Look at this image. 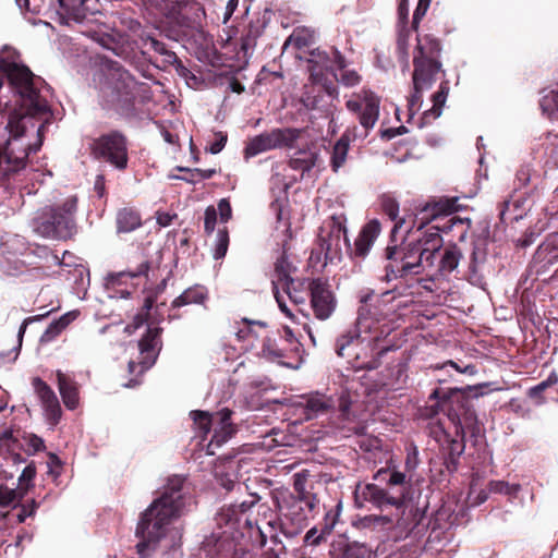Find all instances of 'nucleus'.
<instances>
[{"mask_svg": "<svg viewBox=\"0 0 558 558\" xmlns=\"http://www.w3.org/2000/svg\"><path fill=\"white\" fill-rule=\"evenodd\" d=\"M50 87L20 60L15 49L0 52V182L23 170L43 145L52 120Z\"/></svg>", "mask_w": 558, "mask_h": 558, "instance_id": "f257e3e1", "label": "nucleus"}, {"mask_svg": "<svg viewBox=\"0 0 558 558\" xmlns=\"http://www.w3.org/2000/svg\"><path fill=\"white\" fill-rule=\"evenodd\" d=\"M449 230L451 227L436 225L428 227L426 231H411L399 245L387 246L385 279L390 281L412 275H425L435 280L450 275L457 269L462 254L456 245L442 247L439 232Z\"/></svg>", "mask_w": 558, "mask_h": 558, "instance_id": "f03ea898", "label": "nucleus"}, {"mask_svg": "<svg viewBox=\"0 0 558 558\" xmlns=\"http://www.w3.org/2000/svg\"><path fill=\"white\" fill-rule=\"evenodd\" d=\"M183 484L182 476L169 477L159 498L143 513L136 529L142 538L136 546L141 557H149L158 545L169 549L180 544L182 530L175 522L186 502Z\"/></svg>", "mask_w": 558, "mask_h": 558, "instance_id": "7ed1b4c3", "label": "nucleus"}, {"mask_svg": "<svg viewBox=\"0 0 558 558\" xmlns=\"http://www.w3.org/2000/svg\"><path fill=\"white\" fill-rule=\"evenodd\" d=\"M60 16L64 23L80 26V32L101 46L112 50L116 54L123 53V46L128 43V36L120 31L110 28L100 22V4L98 0H58ZM21 13L33 24L36 20L32 16L40 14L49 8L54 0H15Z\"/></svg>", "mask_w": 558, "mask_h": 558, "instance_id": "20e7f679", "label": "nucleus"}, {"mask_svg": "<svg viewBox=\"0 0 558 558\" xmlns=\"http://www.w3.org/2000/svg\"><path fill=\"white\" fill-rule=\"evenodd\" d=\"M377 296L367 292L361 298L359 307V330L364 332L363 344L357 349L359 357H354L351 367L354 369H374L379 359L390 345L387 337L395 329L393 323L375 305Z\"/></svg>", "mask_w": 558, "mask_h": 558, "instance_id": "39448f33", "label": "nucleus"}, {"mask_svg": "<svg viewBox=\"0 0 558 558\" xmlns=\"http://www.w3.org/2000/svg\"><path fill=\"white\" fill-rule=\"evenodd\" d=\"M258 498L251 496L250 500H244L241 504H233L223 506L216 515L217 531L211 535L215 541L214 548L220 558H244L245 554L241 557L238 556V542L244 536L243 530H247L250 537L256 534L259 537V546L266 544V536L259 525H253L247 518V511L257 502Z\"/></svg>", "mask_w": 558, "mask_h": 558, "instance_id": "423d86ee", "label": "nucleus"}, {"mask_svg": "<svg viewBox=\"0 0 558 558\" xmlns=\"http://www.w3.org/2000/svg\"><path fill=\"white\" fill-rule=\"evenodd\" d=\"M101 72L99 89L109 107L129 114L134 110L137 101L143 102L148 99V85L136 82L118 62H106Z\"/></svg>", "mask_w": 558, "mask_h": 558, "instance_id": "0eeeda50", "label": "nucleus"}, {"mask_svg": "<svg viewBox=\"0 0 558 558\" xmlns=\"http://www.w3.org/2000/svg\"><path fill=\"white\" fill-rule=\"evenodd\" d=\"M379 98L371 90H361L353 94L345 102L347 109L356 116L362 132L356 134V129L345 131L333 145L331 154V167L338 171L345 162L350 142L356 137H366L368 132L375 126L379 117Z\"/></svg>", "mask_w": 558, "mask_h": 558, "instance_id": "6e6552de", "label": "nucleus"}, {"mask_svg": "<svg viewBox=\"0 0 558 558\" xmlns=\"http://www.w3.org/2000/svg\"><path fill=\"white\" fill-rule=\"evenodd\" d=\"M168 27L167 36L174 40L191 36L199 26L205 14L202 5L194 0H154Z\"/></svg>", "mask_w": 558, "mask_h": 558, "instance_id": "1a4fd4ad", "label": "nucleus"}, {"mask_svg": "<svg viewBox=\"0 0 558 558\" xmlns=\"http://www.w3.org/2000/svg\"><path fill=\"white\" fill-rule=\"evenodd\" d=\"M308 70L311 78L315 84L322 85L329 95L336 92L329 75L336 78L345 87L356 86L361 82V76L354 70L348 69L344 57L338 51H332V58L318 54V59L310 60Z\"/></svg>", "mask_w": 558, "mask_h": 558, "instance_id": "9d476101", "label": "nucleus"}, {"mask_svg": "<svg viewBox=\"0 0 558 558\" xmlns=\"http://www.w3.org/2000/svg\"><path fill=\"white\" fill-rule=\"evenodd\" d=\"M76 197L70 196L60 205L45 208L35 220V230L49 239L65 240L75 230Z\"/></svg>", "mask_w": 558, "mask_h": 558, "instance_id": "9b49d317", "label": "nucleus"}, {"mask_svg": "<svg viewBox=\"0 0 558 558\" xmlns=\"http://www.w3.org/2000/svg\"><path fill=\"white\" fill-rule=\"evenodd\" d=\"M191 416L202 441L206 440L207 435L211 433V438L206 446V453L209 456H214L216 449L228 441L235 432L231 423V412L228 409L215 414L193 411Z\"/></svg>", "mask_w": 558, "mask_h": 558, "instance_id": "f8f14e48", "label": "nucleus"}, {"mask_svg": "<svg viewBox=\"0 0 558 558\" xmlns=\"http://www.w3.org/2000/svg\"><path fill=\"white\" fill-rule=\"evenodd\" d=\"M453 210V202L449 199L425 203L416 208L414 218L408 221L407 235L415 230L426 231L428 228L424 229V227L433 222H435L434 226H447L452 229L456 223L462 222L461 219L452 216Z\"/></svg>", "mask_w": 558, "mask_h": 558, "instance_id": "ddd939ff", "label": "nucleus"}, {"mask_svg": "<svg viewBox=\"0 0 558 558\" xmlns=\"http://www.w3.org/2000/svg\"><path fill=\"white\" fill-rule=\"evenodd\" d=\"M416 48L413 58L414 72L413 81L417 87L423 86V83L429 78H435V75L440 70V63L437 61L439 54V43L429 35L416 37Z\"/></svg>", "mask_w": 558, "mask_h": 558, "instance_id": "4468645a", "label": "nucleus"}, {"mask_svg": "<svg viewBox=\"0 0 558 558\" xmlns=\"http://www.w3.org/2000/svg\"><path fill=\"white\" fill-rule=\"evenodd\" d=\"M318 245L326 262L338 259L343 245L349 247L343 214L332 215L323 223L318 233Z\"/></svg>", "mask_w": 558, "mask_h": 558, "instance_id": "2eb2a0df", "label": "nucleus"}, {"mask_svg": "<svg viewBox=\"0 0 558 558\" xmlns=\"http://www.w3.org/2000/svg\"><path fill=\"white\" fill-rule=\"evenodd\" d=\"M299 136V130L289 128L264 132L248 141L244 150L245 157H254L271 149L290 148Z\"/></svg>", "mask_w": 558, "mask_h": 558, "instance_id": "dca6fc26", "label": "nucleus"}, {"mask_svg": "<svg viewBox=\"0 0 558 558\" xmlns=\"http://www.w3.org/2000/svg\"><path fill=\"white\" fill-rule=\"evenodd\" d=\"M93 153L97 158L110 162L117 169H125L128 166L126 142L118 132L97 138L93 144Z\"/></svg>", "mask_w": 558, "mask_h": 558, "instance_id": "f3484780", "label": "nucleus"}, {"mask_svg": "<svg viewBox=\"0 0 558 558\" xmlns=\"http://www.w3.org/2000/svg\"><path fill=\"white\" fill-rule=\"evenodd\" d=\"M240 340H259L260 339V354L269 361L278 362L282 365H288L283 361L286 354L284 350L277 347L275 340L268 337V331L265 324L253 323L245 320L244 328L236 332Z\"/></svg>", "mask_w": 558, "mask_h": 558, "instance_id": "a211bd4d", "label": "nucleus"}, {"mask_svg": "<svg viewBox=\"0 0 558 558\" xmlns=\"http://www.w3.org/2000/svg\"><path fill=\"white\" fill-rule=\"evenodd\" d=\"M310 305L315 318L329 319L337 308V299L331 287L322 279H313L308 283Z\"/></svg>", "mask_w": 558, "mask_h": 558, "instance_id": "6ab92c4d", "label": "nucleus"}, {"mask_svg": "<svg viewBox=\"0 0 558 558\" xmlns=\"http://www.w3.org/2000/svg\"><path fill=\"white\" fill-rule=\"evenodd\" d=\"M293 487L296 496L291 494L283 496L282 500L278 501V508L283 512L284 509H290L300 504V522H302L307 518V513L316 508L317 498L306 489V476L303 474L294 475Z\"/></svg>", "mask_w": 558, "mask_h": 558, "instance_id": "aec40b11", "label": "nucleus"}, {"mask_svg": "<svg viewBox=\"0 0 558 558\" xmlns=\"http://www.w3.org/2000/svg\"><path fill=\"white\" fill-rule=\"evenodd\" d=\"M149 266L142 263L135 271H121L107 277L106 287L110 296L126 298L135 290L140 280L147 276Z\"/></svg>", "mask_w": 558, "mask_h": 558, "instance_id": "412c9836", "label": "nucleus"}, {"mask_svg": "<svg viewBox=\"0 0 558 558\" xmlns=\"http://www.w3.org/2000/svg\"><path fill=\"white\" fill-rule=\"evenodd\" d=\"M355 494L356 498H362L364 501L372 502L377 508L392 506L399 510L403 507L402 493L390 492L376 484H366L364 486L359 485Z\"/></svg>", "mask_w": 558, "mask_h": 558, "instance_id": "4be33fe9", "label": "nucleus"}, {"mask_svg": "<svg viewBox=\"0 0 558 558\" xmlns=\"http://www.w3.org/2000/svg\"><path fill=\"white\" fill-rule=\"evenodd\" d=\"M364 332L359 330V317L353 327L341 333L335 344V350L338 356L345 359L351 366L353 359L359 357L357 349L363 344Z\"/></svg>", "mask_w": 558, "mask_h": 558, "instance_id": "5701e85b", "label": "nucleus"}, {"mask_svg": "<svg viewBox=\"0 0 558 558\" xmlns=\"http://www.w3.org/2000/svg\"><path fill=\"white\" fill-rule=\"evenodd\" d=\"M33 387L41 402L47 420L56 425L61 417V407L54 391L40 378L33 379Z\"/></svg>", "mask_w": 558, "mask_h": 558, "instance_id": "b1692460", "label": "nucleus"}, {"mask_svg": "<svg viewBox=\"0 0 558 558\" xmlns=\"http://www.w3.org/2000/svg\"><path fill=\"white\" fill-rule=\"evenodd\" d=\"M275 270L277 274V280L272 281L274 283V293L275 299L278 303L280 311L289 318L292 323L296 322L295 314L292 308L288 306L284 295L279 291V287L287 284L292 279L290 278L291 265L284 257H281L277 260L275 265Z\"/></svg>", "mask_w": 558, "mask_h": 558, "instance_id": "393cba45", "label": "nucleus"}, {"mask_svg": "<svg viewBox=\"0 0 558 558\" xmlns=\"http://www.w3.org/2000/svg\"><path fill=\"white\" fill-rule=\"evenodd\" d=\"M161 329L157 327H149L146 335L141 339L138 347L142 360V369H148L154 365L157 355L161 349L160 340Z\"/></svg>", "mask_w": 558, "mask_h": 558, "instance_id": "a878e982", "label": "nucleus"}, {"mask_svg": "<svg viewBox=\"0 0 558 558\" xmlns=\"http://www.w3.org/2000/svg\"><path fill=\"white\" fill-rule=\"evenodd\" d=\"M303 414L306 420H313L320 415L327 414L336 405V400L329 396L319 392H313L303 398Z\"/></svg>", "mask_w": 558, "mask_h": 558, "instance_id": "bb28decb", "label": "nucleus"}, {"mask_svg": "<svg viewBox=\"0 0 558 558\" xmlns=\"http://www.w3.org/2000/svg\"><path fill=\"white\" fill-rule=\"evenodd\" d=\"M239 461L234 457L219 458L214 466V474L219 484L227 490L236 485Z\"/></svg>", "mask_w": 558, "mask_h": 558, "instance_id": "cd10ccee", "label": "nucleus"}, {"mask_svg": "<svg viewBox=\"0 0 558 558\" xmlns=\"http://www.w3.org/2000/svg\"><path fill=\"white\" fill-rule=\"evenodd\" d=\"M380 233V223L378 220L373 219L368 221L361 230L357 239L354 242L352 253L356 257H365L375 240Z\"/></svg>", "mask_w": 558, "mask_h": 558, "instance_id": "c85d7f7f", "label": "nucleus"}, {"mask_svg": "<svg viewBox=\"0 0 558 558\" xmlns=\"http://www.w3.org/2000/svg\"><path fill=\"white\" fill-rule=\"evenodd\" d=\"M449 421L453 424V435L456 438L450 439L448 457L445 459V464L449 472H453L457 469L458 458L464 450V430L460 421L456 416H449Z\"/></svg>", "mask_w": 558, "mask_h": 558, "instance_id": "c756f323", "label": "nucleus"}, {"mask_svg": "<svg viewBox=\"0 0 558 558\" xmlns=\"http://www.w3.org/2000/svg\"><path fill=\"white\" fill-rule=\"evenodd\" d=\"M56 377L58 383V389L64 405L69 410L76 409L80 403L77 384L74 381L72 377H70L69 375L64 374L61 371H57Z\"/></svg>", "mask_w": 558, "mask_h": 558, "instance_id": "7c9ffc66", "label": "nucleus"}, {"mask_svg": "<svg viewBox=\"0 0 558 558\" xmlns=\"http://www.w3.org/2000/svg\"><path fill=\"white\" fill-rule=\"evenodd\" d=\"M485 260V252L475 248L471 255L468 274L469 282L475 287L484 288L486 283L484 276Z\"/></svg>", "mask_w": 558, "mask_h": 558, "instance_id": "2f4dec72", "label": "nucleus"}, {"mask_svg": "<svg viewBox=\"0 0 558 558\" xmlns=\"http://www.w3.org/2000/svg\"><path fill=\"white\" fill-rule=\"evenodd\" d=\"M374 480L378 482L386 481L390 492H400L403 495V501L405 500L408 493L407 476L404 473L399 471L390 472L387 469H380L374 475Z\"/></svg>", "mask_w": 558, "mask_h": 558, "instance_id": "473e14b6", "label": "nucleus"}, {"mask_svg": "<svg viewBox=\"0 0 558 558\" xmlns=\"http://www.w3.org/2000/svg\"><path fill=\"white\" fill-rule=\"evenodd\" d=\"M447 96L448 87L442 84L440 89L433 95V107L429 110H426L422 118L418 120V128H423L425 124L429 123L432 120L437 119L441 114V109L446 102Z\"/></svg>", "mask_w": 558, "mask_h": 558, "instance_id": "72a5a7b5", "label": "nucleus"}, {"mask_svg": "<svg viewBox=\"0 0 558 558\" xmlns=\"http://www.w3.org/2000/svg\"><path fill=\"white\" fill-rule=\"evenodd\" d=\"M77 311H71L62 315L59 319L52 322L41 336L43 342L54 340L73 320L78 316Z\"/></svg>", "mask_w": 558, "mask_h": 558, "instance_id": "f704fd0d", "label": "nucleus"}, {"mask_svg": "<svg viewBox=\"0 0 558 558\" xmlns=\"http://www.w3.org/2000/svg\"><path fill=\"white\" fill-rule=\"evenodd\" d=\"M19 440L13 430L0 433V454H5V459H10L13 463H20L22 457L16 452Z\"/></svg>", "mask_w": 558, "mask_h": 558, "instance_id": "c9c22d12", "label": "nucleus"}, {"mask_svg": "<svg viewBox=\"0 0 558 558\" xmlns=\"http://www.w3.org/2000/svg\"><path fill=\"white\" fill-rule=\"evenodd\" d=\"M283 294H287L288 300L294 306H305L307 296H310L308 288H304V282L289 281L287 284L281 286Z\"/></svg>", "mask_w": 558, "mask_h": 558, "instance_id": "e433bc0d", "label": "nucleus"}, {"mask_svg": "<svg viewBox=\"0 0 558 558\" xmlns=\"http://www.w3.org/2000/svg\"><path fill=\"white\" fill-rule=\"evenodd\" d=\"M380 204L384 213L390 218V220L395 221V226L392 228L393 236L401 229H408V220L405 217L397 219L399 214V204L395 198L390 196H383Z\"/></svg>", "mask_w": 558, "mask_h": 558, "instance_id": "4c0bfd02", "label": "nucleus"}, {"mask_svg": "<svg viewBox=\"0 0 558 558\" xmlns=\"http://www.w3.org/2000/svg\"><path fill=\"white\" fill-rule=\"evenodd\" d=\"M141 226L140 215L130 208L119 210L117 215V227L119 232H131Z\"/></svg>", "mask_w": 558, "mask_h": 558, "instance_id": "58836bf2", "label": "nucleus"}, {"mask_svg": "<svg viewBox=\"0 0 558 558\" xmlns=\"http://www.w3.org/2000/svg\"><path fill=\"white\" fill-rule=\"evenodd\" d=\"M317 156L311 150H300L290 160V167L302 174L310 171L316 163Z\"/></svg>", "mask_w": 558, "mask_h": 558, "instance_id": "ea45409f", "label": "nucleus"}, {"mask_svg": "<svg viewBox=\"0 0 558 558\" xmlns=\"http://www.w3.org/2000/svg\"><path fill=\"white\" fill-rule=\"evenodd\" d=\"M206 296V289L204 287L197 286L185 290L173 301L172 305L173 307H181L192 303H203Z\"/></svg>", "mask_w": 558, "mask_h": 558, "instance_id": "a19ab883", "label": "nucleus"}, {"mask_svg": "<svg viewBox=\"0 0 558 558\" xmlns=\"http://www.w3.org/2000/svg\"><path fill=\"white\" fill-rule=\"evenodd\" d=\"M143 41V48L146 50H154L158 52L159 54L165 57V61L167 63H174L177 61V56L174 52L169 51L166 48V45L159 40H157L155 37H151L149 35L142 37Z\"/></svg>", "mask_w": 558, "mask_h": 558, "instance_id": "79ce46f5", "label": "nucleus"}, {"mask_svg": "<svg viewBox=\"0 0 558 558\" xmlns=\"http://www.w3.org/2000/svg\"><path fill=\"white\" fill-rule=\"evenodd\" d=\"M427 80L423 83V86L417 87L416 84L413 82L414 85V93L411 95V97L408 99V121H411L414 118V114L420 109L422 104V92L428 87L432 86L435 78L426 77Z\"/></svg>", "mask_w": 558, "mask_h": 558, "instance_id": "37998d69", "label": "nucleus"}, {"mask_svg": "<svg viewBox=\"0 0 558 558\" xmlns=\"http://www.w3.org/2000/svg\"><path fill=\"white\" fill-rule=\"evenodd\" d=\"M35 319L36 317H28L22 323L19 329L17 339L14 347L8 353L0 352V363L14 362L17 359L27 325Z\"/></svg>", "mask_w": 558, "mask_h": 558, "instance_id": "c03bdc74", "label": "nucleus"}, {"mask_svg": "<svg viewBox=\"0 0 558 558\" xmlns=\"http://www.w3.org/2000/svg\"><path fill=\"white\" fill-rule=\"evenodd\" d=\"M521 490V486L515 483H508L505 481H490L488 484V492L494 494H501L509 498H515Z\"/></svg>", "mask_w": 558, "mask_h": 558, "instance_id": "a18cd8bd", "label": "nucleus"}, {"mask_svg": "<svg viewBox=\"0 0 558 558\" xmlns=\"http://www.w3.org/2000/svg\"><path fill=\"white\" fill-rule=\"evenodd\" d=\"M541 108L550 119L558 120V90H550L541 99Z\"/></svg>", "mask_w": 558, "mask_h": 558, "instance_id": "49530a36", "label": "nucleus"}, {"mask_svg": "<svg viewBox=\"0 0 558 558\" xmlns=\"http://www.w3.org/2000/svg\"><path fill=\"white\" fill-rule=\"evenodd\" d=\"M313 37H314L313 32H311L308 29H305V28L295 29L290 35L288 40L284 43V47H288L289 45H294L298 48L305 47L311 44V41L313 40Z\"/></svg>", "mask_w": 558, "mask_h": 558, "instance_id": "de8ad7c7", "label": "nucleus"}, {"mask_svg": "<svg viewBox=\"0 0 558 558\" xmlns=\"http://www.w3.org/2000/svg\"><path fill=\"white\" fill-rule=\"evenodd\" d=\"M333 527V523L331 524H326V526L320 531L318 532V530L316 527H312L311 530H308L304 536V543L306 545H312V546H316L318 545L325 537L326 535L330 534L331 530Z\"/></svg>", "mask_w": 558, "mask_h": 558, "instance_id": "09e8293b", "label": "nucleus"}, {"mask_svg": "<svg viewBox=\"0 0 558 558\" xmlns=\"http://www.w3.org/2000/svg\"><path fill=\"white\" fill-rule=\"evenodd\" d=\"M229 246V234L227 229L218 230L214 250V257L220 259L226 256Z\"/></svg>", "mask_w": 558, "mask_h": 558, "instance_id": "8fccbe9b", "label": "nucleus"}, {"mask_svg": "<svg viewBox=\"0 0 558 558\" xmlns=\"http://www.w3.org/2000/svg\"><path fill=\"white\" fill-rule=\"evenodd\" d=\"M255 46V38L251 35H246L241 38L240 49L235 53V58L239 62H244L247 60L248 54L253 47Z\"/></svg>", "mask_w": 558, "mask_h": 558, "instance_id": "3c124183", "label": "nucleus"}, {"mask_svg": "<svg viewBox=\"0 0 558 558\" xmlns=\"http://www.w3.org/2000/svg\"><path fill=\"white\" fill-rule=\"evenodd\" d=\"M19 499L16 489L0 485V508L12 507Z\"/></svg>", "mask_w": 558, "mask_h": 558, "instance_id": "603ef678", "label": "nucleus"}, {"mask_svg": "<svg viewBox=\"0 0 558 558\" xmlns=\"http://www.w3.org/2000/svg\"><path fill=\"white\" fill-rule=\"evenodd\" d=\"M539 248L542 252H547V253L551 254V257L549 258V260H551L553 258H557L558 257V233H554V234L549 235L547 238V240L545 241V243Z\"/></svg>", "mask_w": 558, "mask_h": 558, "instance_id": "864d4df0", "label": "nucleus"}, {"mask_svg": "<svg viewBox=\"0 0 558 558\" xmlns=\"http://www.w3.org/2000/svg\"><path fill=\"white\" fill-rule=\"evenodd\" d=\"M393 523H395V519L390 515L365 517V525L391 526Z\"/></svg>", "mask_w": 558, "mask_h": 558, "instance_id": "5fc2aeb1", "label": "nucleus"}, {"mask_svg": "<svg viewBox=\"0 0 558 558\" xmlns=\"http://www.w3.org/2000/svg\"><path fill=\"white\" fill-rule=\"evenodd\" d=\"M27 450L31 453H36L38 451H43L45 449V442L43 438L38 437L37 435L29 434L25 437Z\"/></svg>", "mask_w": 558, "mask_h": 558, "instance_id": "6e6d98bb", "label": "nucleus"}, {"mask_svg": "<svg viewBox=\"0 0 558 558\" xmlns=\"http://www.w3.org/2000/svg\"><path fill=\"white\" fill-rule=\"evenodd\" d=\"M418 465V450L416 446L409 445L407 447V459H405V468L407 470H414Z\"/></svg>", "mask_w": 558, "mask_h": 558, "instance_id": "4d7b16f0", "label": "nucleus"}, {"mask_svg": "<svg viewBox=\"0 0 558 558\" xmlns=\"http://www.w3.org/2000/svg\"><path fill=\"white\" fill-rule=\"evenodd\" d=\"M217 209L213 206H209L205 210V231L211 233L215 230L216 221H217Z\"/></svg>", "mask_w": 558, "mask_h": 558, "instance_id": "13d9d810", "label": "nucleus"}, {"mask_svg": "<svg viewBox=\"0 0 558 558\" xmlns=\"http://www.w3.org/2000/svg\"><path fill=\"white\" fill-rule=\"evenodd\" d=\"M344 558H373L372 553L364 546H353L348 548Z\"/></svg>", "mask_w": 558, "mask_h": 558, "instance_id": "bf43d9fd", "label": "nucleus"}, {"mask_svg": "<svg viewBox=\"0 0 558 558\" xmlns=\"http://www.w3.org/2000/svg\"><path fill=\"white\" fill-rule=\"evenodd\" d=\"M219 213L220 220L227 222L232 215V209L228 199L222 198L218 203L217 214Z\"/></svg>", "mask_w": 558, "mask_h": 558, "instance_id": "052dcab7", "label": "nucleus"}, {"mask_svg": "<svg viewBox=\"0 0 558 558\" xmlns=\"http://www.w3.org/2000/svg\"><path fill=\"white\" fill-rule=\"evenodd\" d=\"M37 509V504L35 500H32L31 502L23 505L21 507L20 512L17 513V520L19 522H24L28 517H32Z\"/></svg>", "mask_w": 558, "mask_h": 558, "instance_id": "680f3d73", "label": "nucleus"}, {"mask_svg": "<svg viewBox=\"0 0 558 558\" xmlns=\"http://www.w3.org/2000/svg\"><path fill=\"white\" fill-rule=\"evenodd\" d=\"M215 173V169H195L191 172V179H189V181L195 182L199 180L210 179Z\"/></svg>", "mask_w": 558, "mask_h": 558, "instance_id": "e2e57ef3", "label": "nucleus"}, {"mask_svg": "<svg viewBox=\"0 0 558 558\" xmlns=\"http://www.w3.org/2000/svg\"><path fill=\"white\" fill-rule=\"evenodd\" d=\"M409 37H410L409 31L400 32L399 37H398V49L400 50V52H402L405 56H408Z\"/></svg>", "mask_w": 558, "mask_h": 558, "instance_id": "0e129e2a", "label": "nucleus"}, {"mask_svg": "<svg viewBox=\"0 0 558 558\" xmlns=\"http://www.w3.org/2000/svg\"><path fill=\"white\" fill-rule=\"evenodd\" d=\"M430 0H420L418 5L413 15V24L418 23L420 19L425 14Z\"/></svg>", "mask_w": 558, "mask_h": 558, "instance_id": "69168bd1", "label": "nucleus"}, {"mask_svg": "<svg viewBox=\"0 0 558 558\" xmlns=\"http://www.w3.org/2000/svg\"><path fill=\"white\" fill-rule=\"evenodd\" d=\"M430 0H420L418 5L413 15V24L418 23L420 19L425 14Z\"/></svg>", "mask_w": 558, "mask_h": 558, "instance_id": "338daca9", "label": "nucleus"}, {"mask_svg": "<svg viewBox=\"0 0 558 558\" xmlns=\"http://www.w3.org/2000/svg\"><path fill=\"white\" fill-rule=\"evenodd\" d=\"M217 141L214 142L210 147H209V151L211 154H218L222 150V148L225 147L226 145V142H227V136L223 135L222 133H218L217 134Z\"/></svg>", "mask_w": 558, "mask_h": 558, "instance_id": "774afa93", "label": "nucleus"}]
</instances>
